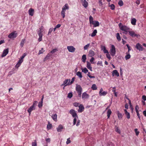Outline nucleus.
Wrapping results in <instances>:
<instances>
[{"label": "nucleus", "instance_id": "obj_1", "mask_svg": "<svg viewBox=\"0 0 146 146\" xmlns=\"http://www.w3.org/2000/svg\"><path fill=\"white\" fill-rule=\"evenodd\" d=\"M76 90L80 98L82 91V88L80 86L77 85L76 87Z\"/></svg>", "mask_w": 146, "mask_h": 146}, {"label": "nucleus", "instance_id": "obj_2", "mask_svg": "<svg viewBox=\"0 0 146 146\" xmlns=\"http://www.w3.org/2000/svg\"><path fill=\"white\" fill-rule=\"evenodd\" d=\"M110 54L112 56H114L116 54V49L114 46L112 45L110 49Z\"/></svg>", "mask_w": 146, "mask_h": 146}, {"label": "nucleus", "instance_id": "obj_3", "mask_svg": "<svg viewBox=\"0 0 146 146\" xmlns=\"http://www.w3.org/2000/svg\"><path fill=\"white\" fill-rule=\"evenodd\" d=\"M17 34L15 31L12 32L8 36V37L10 38H15L17 37Z\"/></svg>", "mask_w": 146, "mask_h": 146}, {"label": "nucleus", "instance_id": "obj_4", "mask_svg": "<svg viewBox=\"0 0 146 146\" xmlns=\"http://www.w3.org/2000/svg\"><path fill=\"white\" fill-rule=\"evenodd\" d=\"M70 113L72 115L73 117H77L78 116L76 111L73 109L69 111Z\"/></svg>", "mask_w": 146, "mask_h": 146}, {"label": "nucleus", "instance_id": "obj_5", "mask_svg": "<svg viewBox=\"0 0 146 146\" xmlns=\"http://www.w3.org/2000/svg\"><path fill=\"white\" fill-rule=\"evenodd\" d=\"M67 49L68 51L71 52H74L76 50V48L72 46H67Z\"/></svg>", "mask_w": 146, "mask_h": 146}, {"label": "nucleus", "instance_id": "obj_6", "mask_svg": "<svg viewBox=\"0 0 146 146\" xmlns=\"http://www.w3.org/2000/svg\"><path fill=\"white\" fill-rule=\"evenodd\" d=\"M136 48L139 51H142L143 48L142 46L139 43H137L135 46Z\"/></svg>", "mask_w": 146, "mask_h": 146}, {"label": "nucleus", "instance_id": "obj_7", "mask_svg": "<svg viewBox=\"0 0 146 146\" xmlns=\"http://www.w3.org/2000/svg\"><path fill=\"white\" fill-rule=\"evenodd\" d=\"M89 97V95L86 92H84L82 94V98L83 100H84L86 99H87Z\"/></svg>", "mask_w": 146, "mask_h": 146}, {"label": "nucleus", "instance_id": "obj_8", "mask_svg": "<svg viewBox=\"0 0 146 146\" xmlns=\"http://www.w3.org/2000/svg\"><path fill=\"white\" fill-rule=\"evenodd\" d=\"M107 94V92L106 91H103V89L102 88H101L99 92V95L100 96H105Z\"/></svg>", "mask_w": 146, "mask_h": 146}, {"label": "nucleus", "instance_id": "obj_9", "mask_svg": "<svg viewBox=\"0 0 146 146\" xmlns=\"http://www.w3.org/2000/svg\"><path fill=\"white\" fill-rule=\"evenodd\" d=\"M82 5L84 7L86 8L88 5V3L86 1V0H81Z\"/></svg>", "mask_w": 146, "mask_h": 146}, {"label": "nucleus", "instance_id": "obj_10", "mask_svg": "<svg viewBox=\"0 0 146 146\" xmlns=\"http://www.w3.org/2000/svg\"><path fill=\"white\" fill-rule=\"evenodd\" d=\"M78 107L79 109L78 110V111L79 112L81 113L84 110V108L82 104L78 106Z\"/></svg>", "mask_w": 146, "mask_h": 146}, {"label": "nucleus", "instance_id": "obj_11", "mask_svg": "<svg viewBox=\"0 0 146 146\" xmlns=\"http://www.w3.org/2000/svg\"><path fill=\"white\" fill-rule=\"evenodd\" d=\"M94 25V27H98L100 25V23L99 22L96 21H94L92 23Z\"/></svg>", "mask_w": 146, "mask_h": 146}, {"label": "nucleus", "instance_id": "obj_12", "mask_svg": "<svg viewBox=\"0 0 146 146\" xmlns=\"http://www.w3.org/2000/svg\"><path fill=\"white\" fill-rule=\"evenodd\" d=\"M8 52L9 49L8 48L4 50L3 51V54L1 55V57H4L5 56L8 54Z\"/></svg>", "mask_w": 146, "mask_h": 146}, {"label": "nucleus", "instance_id": "obj_13", "mask_svg": "<svg viewBox=\"0 0 146 146\" xmlns=\"http://www.w3.org/2000/svg\"><path fill=\"white\" fill-rule=\"evenodd\" d=\"M120 29L122 31H125L126 32H127L129 30V28L123 25L121 26V27Z\"/></svg>", "mask_w": 146, "mask_h": 146}, {"label": "nucleus", "instance_id": "obj_14", "mask_svg": "<svg viewBox=\"0 0 146 146\" xmlns=\"http://www.w3.org/2000/svg\"><path fill=\"white\" fill-rule=\"evenodd\" d=\"M70 79H66L63 82V84L62 85H64V86L70 85V84H68V82H70Z\"/></svg>", "mask_w": 146, "mask_h": 146}, {"label": "nucleus", "instance_id": "obj_15", "mask_svg": "<svg viewBox=\"0 0 146 146\" xmlns=\"http://www.w3.org/2000/svg\"><path fill=\"white\" fill-rule=\"evenodd\" d=\"M129 34L132 37L136 36L137 37H138L139 35H138L135 34V33L133 31H129Z\"/></svg>", "mask_w": 146, "mask_h": 146}, {"label": "nucleus", "instance_id": "obj_16", "mask_svg": "<svg viewBox=\"0 0 146 146\" xmlns=\"http://www.w3.org/2000/svg\"><path fill=\"white\" fill-rule=\"evenodd\" d=\"M35 109V108L32 106L29 109H28L27 111L29 113V115H30L31 112Z\"/></svg>", "mask_w": 146, "mask_h": 146}, {"label": "nucleus", "instance_id": "obj_17", "mask_svg": "<svg viewBox=\"0 0 146 146\" xmlns=\"http://www.w3.org/2000/svg\"><path fill=\"white\" fill-rule=\"evenodd\" d=\"M86 67L88 69L90 70L91 71H92V68L91 66V64L89 62L87 61Z\"/></svg>", "mask_w": 146, "mask_h": 146}, {"label": "nucleus", "instance_id": "obj_18", "mask_svg": "<svg viewBox=\"0 0 146 146\" xmlns=\"http://www.w3.org/2000/svg\"><path fill=\"white\" fill-rule=\"evenodd\" d=\"M112 75L113 76L115 75L117 77L119 76V74L117 70H113L112 72Z\"/></svg>", "mask_w": 146, "mask_h": 146}, {"label": "nucleus", "instance_id": "obj_19", "mask_svg": "<svg viewBox=\"0 0 146 146\" xmlns=\"http://www.w3.org/2000/svg\"><path fill=\"white\" fill-rule=\"evenodd\" d=\"M29 15L31 16H33L34 13V10L32 8H30L29 10Z\"/></svg>", "mask_w": 146, "mask_h": 146}, {"label": "nucleus", "instance_id": "obj_20", "mask_svg": "<svg viewBox=\"0 0 146 146\" xmlns=\"http://www.w3.org/2000/svg\"><path fill=\"white\" fill-rule=\"evenodd\" d=\"M52 55L51 54H50V53L48 54L46 57L44 58V61H45L49 59L50 58V56Z\"/></svg>", "mask_w": 146, "mask_h": 146}, {"label": "nucleus", "instance_id": "obj_21", "mask_svg": "<svg viewBox=\"0 0 146 146\" xmlns=\"http://www.w3.org/2000/svg\"><path fill=\"white\" fill-rule=\"evenodd\" d=\"M63 128V126L61 125H59L58 127L57 128V130L58 132H60L62 131Z\"/></svg>", "mask_w": 146, "mask_h": 146}, {"label": "nucleus", "instance_id": "obj_22", "mask_svg": "<svg viewBox=\"0 0 146 146\" xmlns=\"http://www.w3.org/2000/svg\"><path fill=\"white\" fill-rule=\"evenodd\" d=\"M89 55L90 57H92L95 54L94 52L92 50H90L89 51Z\"/></svg>", "mask_w": 146, "mask_h": 146}, {"label": "nucleus", "instance_id": "obj_23", "mask_svg": "<svg viewBox=\"0 0 146 146\" xmlns=\"http://www.w3.org/2000/svg\"><path fill=\"white\" fill-rule=\"evenodd\" d=\"M117 116H118V119H121L122 118V116H123L122 115V114L121 113H120L119 112V111H117Z\"/></svg>", "mask_w": 146, "mask_h": 146}, {"label": "nucleus", "instance_id": "obj_24", "mask_svg": "<svg viewBox=\"0 0 146 146\" xmlns=\"http://www.w3.org/2000/svg\"><path fill=\"white\" fill-rule=\"evenodd\" d=\"M23 60L21 59L20 60H19L18 62V63L16 65V67H19L21 65V64L23 62Z\"/></svg>", "mask_w": 146, "mask_h": 146}, {"label": "nucleus", "instance_id": "obj_25", "mask_svg": "<svg viewBox=\"0 0 146 146\" xmlns=\"http://www.w3.org/2000/svg\"><path fill=\"white\" fill-rule=\"evenodd\" d=\"M57 115L56 114L52 115V119L55 121H56L57 120Z\"/></svg>", "mask_w": 146, "mask_h": 146}, {"label": "nucleus", "instance_id": "obj_26", "mask_svg": "<svg viewBox=\"0 0 146 146\" xmlns=\"http://www.w3.org/2000/svg\"><path fill=\"white\" fill-rule=\"evenodd\" d=\"M69 7L68 5L67 4H66L63 7L62 9L66 11V9H68Z\"/></svg>", "mask_w": 146, "mask_h": 146}, {"label": "nucleus", "instance_id": "obj_27", "mask_svg": "<svg viewBox=\"0 0 146 146\" xmlns=\"http://www.w3.org/2000/svg\"><path fill=\"white\" fill-rule=\"evenodd\" d=\"M102 50H103L104 53H108V52L105 46H102Z\"/></svg>", "mask_w": 146, "mask_h": 146}, {"label": "nucleus", "instance_id": "obj_28", "mask_svg": "<svg viewBox=\"0 0 146 146\" xmlns=\"http://www.w3.org/2000/svg\"><path fill=\"white\" fill-rule=\"evenodd\" d=\"M86 56L85 54H84L82 55V61L84 63L86 61Z\"/></svg>", "mask_w": 146, "mask_h": 146}, {"label": "nucleus", "instance_id": "obj_29", "mask_svg": "<svg viewBox=\"0 0 146 146\" xmlns=\"http://www.w3.org/2000/svg\"><path fill=\"white\" fill-rule=\"evenodd\" d=\"M111 113V111L110 109H109L107 112L108 118H109Z\"/></svg>", "mask_w": 146, "mask_h": 146}, {"label": "nucleus", "instance_id": "obj_30", "mask_svg": "<svg viewBox=\"0 0 146 146\" xmlns=\"http://www.w3.org/2000/svg\"><path fill=\"white\" fill-rule=\"evenodd\" d=\"M136 22V20L135 18H133L131 20V23L133 25H135Z\"/></svg>", "mask_w": 146, "mask_h": 146}, {"label": "nucleus", "instance_id": "obj_31", "mask_svg": "<svg viewBox=\"0 0 146 146\" xmlns=\"http://www.w3.org/2000/svg\"><path fill=\"white\" fill-rule=\"evenodd\" d=\"M97 33V30L96 29L94 30L93 32L92 33L91 36L92 37L95 36Z\"/></svg>", "mask_w": 146, "mask_h": 146}, {"label": "nucleus", "instance_id": "obj_32", "mask_svg": "<svg viewBox=\"0 0 146 146\" xmlns=\"http://www.w3.org/2000/svg\"><path fill=\"white\" fill-rule=\"evenodd\" d=\"M116 36L117 39L118 41H120L121 40V38L119 33H116Z\"/></svg>", "mask_w": 146, "mask_h": 146}, {"label": "nucleus", "instance_id": "obj_33", "mask_svg": "<svg viewBox=\"0 0 146 146\" xmlns=\"http://www.w3.org/2000/svg\"><path fill=\"white\" fill-rule=\"evenodd\" d=\"M76 75L80 78H81L82 77V73L81 72H77L76 74Z\"/></svg>", "mask_w": 146, "mask_h": 146}, {"label": "nucleus", "instance_id": "obj_34", "mask_svg": "<svg viewBox=\"0 0 146 146\" xmlns=\"http://www.w3.org/2000/svg\"><path fill=\"white\" fill-rule=\"evenodd\" d=\"M81 70L82 72L85 74L88 71L86 68H82Z\"/></svg>", "mask_w": 146, "mask_h": 146}, {"label": "nucleus", "instance_id": "obj_35", "mask_svg": "<svg viewBox=\"0 0 146 146\" xmlns=\"http://www.w3.org/2000/svg\"><path fill=\"white\" fill-rule=\"evenodd\" d=\"M25 40V39H23L21 41L20 44V45L21 46V47H22L23 46Z\"/></svg>", "mask_w": 146, "mask_h": 146}, {"label": "nucleus", "instance_id": "obj_36", "mask_svg": "<svg viewBox=\"0 0 146 146\" xmlns=\"http://www.w3.org/2000/svg\"><path fill=\"white\" fill-rule=\"evenodd\" d=\"M38 35L39 36V38H38V41L39 42H40L42 40V34H38Z\"/></svg>", "mask_w": 146, "mask_h": 146}, {"label": "nucleus", "instance_id": "obj_37", "mask_svg": "<svg viewBox=\"0 0 146 146\" xmlns=\"http://www.w3.org/2000/svg\"><path fill=\"white\" fill-rule=\"evenodd\" d=\"M92 90H96L97 89V87L95 84H93L92 85L91 87Z\"/></svg>", "mask_w": 146, "mask_h": 146}, {"label": "nucleus", "instance_id": "obj_38", "mask_svg": "<svg viewBox=\"0 0 146 146\" xmlns=\"http://www.w3.org/2000/svg\"><path fill=\"white\" fill-rule=\"evenodd\" d=\"M58 51V50L57 48H54L53 49L51 52H50V53L51 54H54L55 52H56L57 51Z\"/></svg>", "mask_w": 146, "mask_h": 146}, {"label": "nucleus", "instance_id": "obj_39", "mask_svg": "<svg viewBox=\"0 0 146 146\" xmlns=\"http://www.w3.org/2000/svg\"><path fill=\"white\" fill-rule=\"evenodd\" d=\"M94 21H93V17L91 16H90L89 17V21L90 24H91V23Z\"/></svg>", "mask_w": 146, "mask_h": 146}, {"label": "nucleus", "instance_id": "obj_40", "mask_svg": "<svg viewBox=\"0 0 146 146\" xmlns=\"http://www.w3.org/2000/svg\"><path fill=\"white\" fill-rule=\"evenodd\" d=\"M115 131L117 132V133H118L120 134V130L118 128V127L116 126H115Z\"/></svg>", "mask_w": 146, "mask_h": 146}, {"label": "nucleus", "instance_id": "obj_41", "mask_svg": "<svg viewBox=\"0 0 146 146\" xmlns=\"http://www.w3.org/2000/svg\"><path fill=\"white\" fill-rule=\"evenodd\" d=\"M131 57L130 54H127L125 56V58L126 60L129 59Z\"/></svg>", "mask_w": 146, "mask_h": 146}, {"label": "nucleus", "instance_id": "obj_42", "mask_svg": "<svg viewBox=\"0 0 146 146\" xmlns=\"http://www.w3.org/2000/svg\"><path fill=\"white\" fill-rule=\"evenodd\" d=\"M44 49L43 48H41L40 50L39 51V52L38 53V54L39 55L40 54H42L44 52Z\"/></svg>", "mask_w": 146, "mask_h": 146}, {"label": "nucleus", "instance_id": "obj_43", "mask_svg": "<svg viewBox=\"0 0 146 146\" xmlns=\"http://www.w3.org/2000/svg\"><path fill=\"white\" fill-rule=\"evenodd\" d=\"M65 11L62 9V11L61 12V15L63 18L65 17Z\"/></svg>", "mask_w": 146, "mask_h": 146}, {"label": "nucleus", "instance_id": "obj_44", "mask_svg": "<svg viewBox=\"0 0 146 146\" xmlns=\"http://www.w3.org/2000/svg\"><path fill=\"white\" fill-rule=\"evenodd\" d=\"M90 44L89 43L88 44H87L84 46V50H86L87 49L89 46Z\"/></svg>", "mask_w": 146, "mask_h": 146}, {"label": "nucleus", "instance_id": "obj_45", "mask_svg": "<svg viewBox=\"0 0 146 146\" xmlns=\"http://www.w3.org/2000/svg\"><path fill=\"white\" fill-rule=\"evenodd\" d=\"M74 120H73V125H74L76 124V121H77V119H78V117H74Z\"/></svg>", "mask_w": 146, "mask_h": 146}, {"label": "nucleus", "instance_id": "obj_46", "mask_svg": "<svg viewBox=\"0 0 146 146\" xmlns=\"http://www.w3.org/2000/svg\"><path fill=\"white\" fill-rule=\"evenodd\" d=\"M125 114L128 119H129L130 118V115L129 112H127V113H126Z\"/></svg>", "mask_w": 146, "mask_h": 146}, {"label": "nucleus", "instance_id": "obj_47", "mask_svg": "<svg viewBox=\"0 0 146 146\" xmlns=\"http://www.w3.org/2000/svg\"><path fill=\"white\" fill-rule=\"evenodd\" d=\"M72 92H70L68 94L67 97L70 98H71L72 96Z\"/></svg>", "mask_w": 146, "mask_h": 146}, {"label": "nucleus", "instance_id": "obj_48", "mask_svg": "<svg viewBox=\"0 0 146 146\" xmlns=\"http://www.w3.org/2000/svg\"><path fill=\"white\" fill-rule=\"evenodd\" d=\"M94 57H92L90 59V62H91L92 64H94L95 63L94 62Z\"/></svg>", "mask_w": 146, "mask_h": 146}, {"label": "nucleus", "instance_id": "obj_49", "mask_svg": "<svg viewBox=\"0 0 146 146\" xmlns=\"http://www.w3.org/2000/svg\"><path fill=\"white\" fill-rule=\"evenodd\" d=\"M37 103H38V102L36 101H34V102L33 103V104L32 106L35 108Z\"/></svg>", "mask_w": 146, "mask_h": 146}, {"label": "nucleus", "instance_id": "obj_50", "mask_svg": "<svg viewBox=\"0 0 146 146\" xmlns=\"http://www.w3.org/2000/svg\"><path fill=\"white\" fill-rule=\"evenodd\" d=\"M75 79V77H74L72 78L71 81V82L70 81V82H68V84L71 85L74 82V80Z\"/></svg>", "mask_w": 146, "mask_h": 146}, {"label": "nucleus", "instance_id": "obj_51", "mask_svg": "<svg viewBox=\"0 0 146 146\" xmlns=\"http://www.w3.org/2000/svg\"><path fill=\"white\" fill-rule=\"evenodd\" d=\"M42 102H39L38 106L39 108H40L42 106Z\"/></svg>", "mask_w": 146, "mask_h": 146}, {"label": "nucleus", "instance_id": "obj_52", "mask_svg": "<svg viewBox=\"0 0 146 146\" xmlns=\"http://www.w3.org/2000/svg\"><path fill=\"white\" fill-rule=\"evenodd\" d=\"M52 127V125L51 124H49L47 125V128L48 129H50Z\"/></svg>", "mask_w": 146, "mask_h": 146}, {"label": "nucleus", "instance_id": "obj_53", "mask_svg": "<svg viewBox=\"0 0 146 146\" xmlns=\"http://www.w3.org/2000/svg\"><path fill=\"white\" fill-rule=\"evenodd\" d=\"M134 131L136 133V135L137 136L139 133V131H138V129H134Z\"/></svg>", "mask_w": 146, "mask_h": 146}, {"label": "nucleus", "instance_id": "obj_54", "mask_svg": "<svg viewBox=\"0 0 146 146\" xmlns=\"http://www.w3.org/2000/svg\"><path fill=\"white\" fill-rule=\"evenodd\" d=\"M27 55V54L26 53H23L22 56L21 57V59L23 60L24 58Z\"/></svg>", "mask_w": 146, "mask_h": 146}, {"label": "nucleus", "instance_id": "obj_55", "mask_svg": "<svg viewBox=\"0 0 146 146\" xmlns=\"http://www.w3.org/2000/svg\"><path fill=\"white\" fill-rule=\"evenodd\" d=\"M110 7L111 9L112 10H114V9L115 7L114 5L113 4H111L110 6Z\"/></svg>", "mask_w": 146, "mask_h": 146}, {"label": "nucleus", "instance_id": "obj_56", "mask_svg": "<svg viewBox=\"0 0 146 146\" xmlns=\"http://www.w3.org/2000/svg\"><path fill=\"white\" fill-rule=\"evenodd\" d=\"M118 4L119 5L121 6L123 5V3L122 1H119Z\"/></svg>", "mask_w": 146, "mask_h": 146}, {"label": "nucleus", "instance_id": "obj_57", "mask_svg": "<svg viewBox=\"0 0 146 146\" xmlns=\"http://www.w3.org/2000/svg\"><path fill=\"white\" fill-rule=\"evenodd\" d=\"M42 28H39V30L38 32V34H42Z\"/></svg>", "mask_w": 146, "mask_h": 146}, {"label": "nucleus", "instance_id": "obj_58", "mask_svg": "<svg viewBox=\"0 0 146 146\" xmlns=\"http://www.w3.org/2000/svg\"><path fill=\"white\" fill-rule=\"evenodd\" d=\"M102 0H98V3L99 4V5L100 6H101L103 5V3L102 2Z\"/></svg>", "mask_w": 146, "mask_h": 146}, {"label": "nucleus", "instance_id": "obj_59", "mask_svg": "<svg viewBox=\"0 0 146 146\" xmlns=\"http://www.w3.org/2000/svg\"><path fill=\"white\" fill-rule=\"evenodd\" d=\"M53 29H52L51 28H50L49 30V31H48V35H50V34L51 33V32H52V31H53Z\"/></svg>", "mask_w": 146, "mask_h": 146}, {"label": "nucleus", "instance_id": "obj_60", "mask_svg": "<svg viewBox=\"0 0 146 146\" xmlns=\"http://www.w3.org/2000/svg\"><path fill=\"white\" fill-rule=\"evenodd\" d=\"M32 146H37L36 142V140L32 142Z\"/></svg>", "mask_w": 146, "mask_h": 146}, {"label": "nucleus", "instance_id": "obj_61", "mask_svg": "<svg viewBox=\"0 0 146 146\" xmlns=\"http://www.w3.org/2000/svg\"><path fill=\"white\" fill-rule=\"evenodd\" d=\"M139 109V107L138 105H136L135 107V110L136 112L138 111V110Z\"/></svg>", "mask_w": 146, "mask_h": 146}, {"label": "nucleus", "instance_id": "obj_62", "mask_svg": "<svg viewBox=\"0 0 146 146\" xmlns=\"http://www.w3.org/2000/svg\"><path fill=\"white\" fill-rule=\"evenodd\" d=\"M70 138H69L67 139V141L66 142V143L67 144H68L70 143L71 141L70 140Z\"/></svg>", "mask_w": 146, "mask_h": 146}, {"label": "nucleus", "instance_id": "obj_63", "mask_svg": "<svg viewBox=\"0 0 146 146\" xmlns=\"http://www.w3.org/2000/svg\"><path fill=\"white\" fill-rule=\"evenodd\" d=\"M97 64L98 65H100V66H103L102 62L101 61H98L97 62Z\"/></svg>", "mask_w": 146, "mask_h": 146}, {"label": "nucleus", "instance_id": "obj_64", "mask_svg": "<svg viewBox=\"0 0 146 146\" xmlns=\"http://www.w3.org/2000/svg\"><path fill=\"white\" fill-rule=\"evenodd\" d=\"M142 99L144 101L146 100V96H143L142 97Z\"/></svg>", "mask_w": 146, "mask_h": 146}]
</instances>
